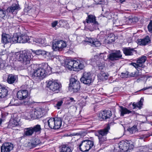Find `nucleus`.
<instances>
[{"label":"nucleus","mask_w":152,"mask_h":152,"mask_svg":"<svg viewBox=\"0 0 152 152\" xmlns=\"http://www.w3.org/2000/svg\"><path fill=\"white\" fill-rule=\"evenodd\" d=\"M34 68L31 75L34 80H42L51 72V68L48 64H42L38 66H36Z\"/></svg>","instance_id":"f257e3e1"},{"label":"nucleus","mask_w":152,"mask_h":152,"mask_svg":"<svg viewBox=\"0 0 152 152\" xmlns=\"http://www.w3.org/2000/svg\"><path fill=\"white\" fill-rule=\"evenodd\" d=\"M17 98L20 100L23 105H31L35 102L33 101L31 97L28 95L27 90H21L17 94Z\"/></svg>","instance_id":"f03ea898"},{"label":"nucleus","mask_w":152,"mask_h":152,"mask_svg":"<svg viewBox=\"0 0 152 152\" xmlns=\"http://www.w3.org/2000/svg\"><path fill=\"white\" fill-rule=\"evenodd\" d=\"M32 58L31 53L30 51L24 50L20 52L18 60L26 66H29L30 61Z\"/></svg>","instance_id":"7ed1b4c3"},{"label":"nucleus","mask_w":152,"mask_h":152,"mask_svg":"<svg viewBox=\"0 0 152 152\" xmlns=\"http://www.w3.org/2000/svg\"><path fill=\"white\" fill-rule=\"evenodd\" d=\"M62 118L60 117H56L51 118L48 120L47 124L49 128L52 129H58L61 126Z\"/></svg>","instance_id":"20e7f679"},{"label":"nucleus","mask_w":152,"mask_h":152,"mask_svg":"<svg viewBox=\"0 0 152 152\" xmlns=\"http://www.w3.org/2000/svg\"><path fill=\"white\" fill-rule=\"evenodd\" d=\"M47 86L51 91L58 93L61 89V85L56 81L52 80L47 81Z\"/></svg>","instance_id":"39448f33"},{"label":"nucleus","mask_w":152,"mask_h":152,"mask_svg":"<svg viewBox=\"0 0 152 152\" xmlns=\"http://www.w3.org/2000/svg\"><path fill=\"white\" fill-rule=\"evenodd\" d=\"M94 142L90 140H84L81 142L79 146L80 150L83 152L88 151L94 145Z\"/></svg>","instance_id":"423d86ee"},{"label":"nucleus","mask_w":152,"mask_h":152,"mask_svg":"<svg viewBox=\"0 0 152 152\" xmlns=\"http://www.w3.org/2000/svg\"><path fill=\"white\" fill-rule=\"evenodd\" d=\"M131 142L130 141H121L118 144V147L121 151L125 152L133 149L134 146Z\"/></svg>","instance_id":"0eeeda50"},{"label":"nucleus","mask_w":152,"mask_h":152,"mask_svg":"<svg viewBox=\"0 0 152 152\" xmlns=\"http://www.w3.org/2000/svg\"><path fill=\"white\" fill-rule=\"evenodd\" d=\"M80 84L79 81L74 78H72L70 80L69 88L74 92H77L80 89Z\"/></svg>","instance_id":"6e6552de"},{"label":"nucleus","mask_w":152,"mask_h":152,"mask_svg":"<svg viewBox=\"0 0 152 152\" xmlns=\"http://www.w3.org/2000/svg\"><path fill=\"white\" fill-rule=\"evenodd\" d=\"M80 80L81 82L88 86L90 85L93 81L90 72H84Z\"/></svg>","instance_id":"1a4fd4ad"},{"label":"nucleus","mask_w":152,"mask_h":152,"mask_svg":"<svg viewBox=\"0 0 152 152\" xmlns=\"http://www.w3.org/2000/svg\"><path fill=\"white\" fill-rule=\"evenodd\" d=\"M44 110L42 108H38L34 111H31L28 116L33 119H38L43 116Z\"/></svg>","instance_id":"9d476101"},{"label":"nucleus","mask_w":152,"mask_h":152,"mask_svg":"<svg viewBox=\"0 0 152 152\" xmlns=\"http://www.w3.org/2000/svg\"><path fill=\"white\" fill-rule=\"evenodd\" d=\"M147 59L146 56H142L137 60V63L132 62L130 65L134 66L137 71H139L140 68L142 67L143 64Z\"/></svg>","instance_id":"9b49d317"},{"label":"nucleus","mask_w":152,"mask_h":152,"mask_svg":"<svg viewBox=\"0 0 152 152\" xmlns=\"http://www.w3.org/2000/svg\"><path fill=\"white\" fill-rule=\"evenodd\" d=\"M66 46V43L63 41H57L54 42L52 45V48L55 50L61 51Z\"/></svg>","instance_id":"f8f14e48"},{"label":"nucleus","mask_w":152,"mask_h":152,"mask_svg":"<svg viewBox=\"0 0 152 152\" xmlns=\"http://www.w3.org/2000/svg\"><path fill=\"white\" fill-rule=\"evenodd\" d=\"M107 59L110 61H115L121 58L122 55L120 50L112 53L107 56Z\"/></svg>","instance_id":"ddd939ff"},{"label":"nucleus","mask_w":152,"mask_h":152,"mask_svg":"<svg viewBox=\"0 0 152 152\" xmlns=\"http://www.w3.org/2000/svg\"><path fill=\"white\" fill-rule=\"evenodd\" d=\"M111 115L112 113L110 111L105 110L99 113L98 117L99 119L102 121L109 118Z\"/></svg>","instance_id":"4468645a"},{"label":"nucleus","mask_w":152,"mask_h":152,"mask_svg":"<svg viewBox=\"0 0 152 152\" xmlns=\"http://www.w3.org/2000/svg\"><path fill=\"white\" fill-rule=\"evenodd\" d=\"M13 147V144L11 143H4L1 147V152H10Z\"/></svg>","instance_id":"2eb2a0df"},{"label":"nucleus","mask_w":152,"mask_h":152,"mask_svg":"<svg viewBox=\"0 0 152 152\" xmlns=\"http://www.w3.org/2000/svg\"><path fill=\"white\" fill-rule=\"evenodd\" d=\"M73 147L70 143L63 145L61 146L60 152H72Z\"/></svg>","instance_id":"dca6fc26"},{"label":"nucleus","mask_w":152,"mask_h":152,"mask_svg":"<svg viewBox=\"0 0 152 152\" xmlns=\"http://www.w3.org/2000/svg\"><path fill=\"white\" fill-rule=\"evenodd\" d=\"M110 129V125L108 124L104 128L99 130H98L97 131V136H106L109 130Z\"/></svg>","instance_id":"f3484780"},{"label":"nucleus","mask_w":152,"mask_h":152,"mask_svg":"<svg viewBox=\"0 0 152 152\" xmlns=\"http://www.w3.org/2000/svg\"><path fill=\"white\" fill-rule=\"evenodd\" d=\"M20 124L19 120H17L16 118H11L10 119L8 126L10 128L13 129V127L20 126Z\"/></svg>","instance_id":"a211bd4d"},{"label":"nucleus","mask_w":152,"mask_h":152,"mask_svg":"<svg viewBox=\"0 0 152 152\" xmlns=\"http://www.w3.org/2000/svg\"><path fill=\"white\" fill-rule=\"evenodd\" d=\"M11 36L6 34H2L1 42L5 44L11 42Z\"/></svg>","instance_id":"6ab92c4d"},{"label":"nucleus","mask_w":152,"mask_h":152,"mask_svg":"<svg viewBox=\"0 0 152 152\" xmlns=\"http://www.w3.org/2000/svg\"><path fill=\"white\" fill-rule=\"evenodd\" d=\"M23 132V137H24L31 136L34 134L31 127L25 128Z\"/></svg>","instance_id":"aec40b11"},{"label":"nucleus","mask_w":152,"mask_h":152,"mask_svg":"<svg viewBox=\"0 0 152 152\" xmlns=\"http://www.w3.org/2000/svg\"><path fill=\"white\" fill-rule=\"evenodd\" d=\"M19 43H25L26 42L30 43V39L28 36L26 35L21 34L20 36H19Z\"/></svg>","instance_id":"412c9836"},{"label":"nucleus","mask_w":152,"mask_h":152,"mask_svg":"<svg viewBox=\"0 0 152 152\" xmlns=\"http://www.w3.org/2000/svg\"><path fill=\"white\" fill-rule=\"evenodd\" d=\"M150 42V39L148 36H146L145 38L138 39L137 40L138 44L142 46L145 45Z\"/></svg>","instance_id":"4be33fe9"},{"label":"nucleus","mask_w":152,"mask_h":152,"mask_svg":"<svg viewBox=\"0 0 152 152\" xmlns=\"http://www.w3.org/2000/svg\"><path fill=\"white\" fill-rule=\"evenodd\" d=\"M74 63L73 65V69H75L77 70H79L83 69L84 67V65L79 60L77 61L74 60Z\"/></svg>","instance_id":"5701e85b"},{"label":"nucleus","mask_w":152,"mask_h":152,"mask_svg":"<svg viewBox=\"0 0 152 152\" xmlns=\"http://www.w3.org/2000/svg\"><path fill=\"white\" fill-rule=\"evenodd\" d=\"M19 8V5L17 3V4H13L11 6L9 7L7 10V12L8 13H12V14L14 13L15 11L18 10Z\"/></svg>","instance_id":"b1692460"},{"label":"nucleus","mask_w":152,"mask_h":152,"mask_svg":"<svg viewBox=\"0 0 152 152\" xmlns=\"http://www.w3.org/2000/svg\"><path fill=\"white\" fill-rule=\"evenodd\" d=\"M31 127L35 135H37L41 133L42 129L40 125L37 124Z\"/></svg>","instance_id":"393cba45"},{"label":"nucleus","mask_w":152,"mask_h":152,"mask_svg":"<svg viewBox=\"0 0 152 152\" xmlns=\"http://www.w3.org/2000/svg\"><path fill=\"white\" fill-rule=\"evenodd\" d=\"M143 101L144 99L142 97L138 102H133L132 104L133 109H135L138 108L140 109L142 108L143 104Z\"/></svg>","instance_id":"a878e982"},{"label":"nucleus","mask_w":152,"mask_h":152,"mask_svg":"<svg viewBox=\"0 0 152 152\" xmlns=\"http://www.w3.org/2000/svg\"><path fill=\"white\" fill-rule=\"evenodd\" d=\"M124 53L126 56H131L133 55L135 50L133 48H124L122 49Z\"/></svg>","instance_id":"bb28decb"},{"label":"nucleus","mask_w":152,"mask_h":152,"mask_svg":"<svg viewBox=\"0 0 152 152\" xmlns=\"http://www.w3.org/2000/svg\"><path fill=\"white\" fill-rule=\"evenodd\" d=\"M16 79V75L11 74L8 75L7 80L8 83L12 84L15 83Z\"/></svg>","instance_id":"cd10ccee"},{"label":"nucleus","mask_w":152,"mask_h":152,"mask_svg":"<svg viewBox=\"0 0 152 152\" xmlns=\"http://www.w3.org/2000/svg\"><path fill=\"white\" fill-rule=\"evenodd\" d=\"M119 107L120 108L119 111L120 112V115L121 116H123L125 114H129L132 112L127 108L122 106H120Z\"/></svg>","instance_id":"c85d7f7f"},{"label":"nucleus","mask_w":152,"mask_h":152,"mask_svg":"<svg viewBox=\"0 0 152 152\" xmlns=\"http://www.w3.org/2000/svg\"><path fill=\"white\" fill-rule=\"evenodd\" d=\"M8 91L6 87H3L0 88V98H4L8 94Z\"/></svg>","instance_id":"c756f323"},{"label":"nucleus","mask_w":152,"mask_h":152,"mask_svg":"<svg viewBox=\"0 0 152 152\" xmlns=\"http://www.w3.org/2000/svg\"><path fill=\"white\" fill-rule=\"evenodd\" d=\"M21 105H23L21 102L14 98H12L11 99L10 102L9 104V106H19Z\"/></svg>","instance_id":"7c9ffc66"},{"label":"nucleus","mask_w":152,"mask_h":152,"mask_svg":"<svg viewBox=\"0 0 152 152\" xmlns=\"http://www.w3.org/2000/svg\"><path fill=\"white\" fill-rule=\"evenodd\" d=\"M31 50L32 52L37 55H42L44 56L45 55H47L48 54H49V53L48 52L43 50H35L32 49Z\"/></svg>","instance_id":"2f4dec72"},{"label":"nucleus","mask_w":152,"mask_h":152,"mask_svg":"<svg viewBox=\"0 0 152 152\" xmlns=\"http://www.w3.org/2000/svg\"><path fill=\"white\" fill-rule=\"evenodd\" d=\"M86 21L87 23H92L96 21V17L92 15H88L86 19Z\"/></svg>","instance_id":"473e14b6"},{"label":"nucleus","mask_w":152,"mask_h":152,"mask_svg":"<svg viewBox=\"0 0 152 152\" xmlns=\"http://www.w3.org/2000/svg\"><path fill=\"white\" fill-rule=\"evenodd\" d=\"M99 23L97 21L95 22L94 23H91V24L88 27V29L89 30L92 31L95 29L98 28Z\"/></svg>","instance_id":"72a5a7b5"},{"label":"nucleus","mask_w":152,"mask_h":152,"mask_svg":"<svg viewBox=\"0 0 152 152\" xmlns=\"http://www.w3.org/2000/svg\"><path fill=\"white\" fill-rule=\"evenodd\" d=\"M41 142V141L39 139L36 138L32 142L29 143L28 145H31V148H34L36 147L37 145L40 144Z\"/></svg>","instance_id":"f704fd0d"},{"label":"nucleus","mask_w":152,"mask_h":152,"mask_svg":"<svg viewBox=\"0 0 152 152\" xmlns=\"http://www.w3.org/2000/svg\"><path fill=\"white\" fill-rule=\"evenodd\" d=\"M74 60H69L67 61L66 65V67L69 70H72L73 69L74 63Z\"/></svg>","instance_id":"c9c22d12"},{"label":"nucleus","mask_w":152,"mask_h":152,"mask_svg":"<svg viewBox=\"0 0 152 152\" xmlns=\"http://www.w3.org/2000/svg\"><path fill=\"white\" fill-rule=\"evenodd\" d=\"M130 134H132L138 132V129L136 126L134 125L132 127H129L127 129Z\"/></svg>","instance_id":"e433bc0d"},{"label":"nucleus","mask_w":152,"mask_h":152,"mask_svg":"<svg viewBox=\"0 0 152 152\" xmlns=\"http://www.w3.org/2000/svg\"><path fill=\"white\" fill-rule=\"evenodd\" d=\"M33 42H35V44H39V45H41L44 44V40L41 38L35 39H34Z\"/></svg>","instance_id":"4c0bfd02"},{"label":"nucleus","mask_w":152,"mask_h":152,"mask_svg":"<svg viewBox=\"0 0 152 152\" xmlns=\"http://www.w3.org/2000/svg\"><path fill=\"white\" fill-rule=\"evenodd\" d=\"M99 140V142L100 145L105 143V142L107 140L106 136H97Z\"/></svg>","instance_id":"58836bf2"},{"label":"nucleus","mask_w":152,"mask_h":152,"mask_svg":"<svg viewBox=\"0 0 152 152\" xmlns=\"http://www.w3.org/2000/svg\"><path fill=\"white\" fill-rule=\"evenodd\" d=\"M19 36L17 35H14L13 37L11 36V42L10 43H19L18 39Z\"/></svg>","instance_id":"ea45409f"},{"label":"nucleus","mask_w":152,"mask_h":152,"mask_svg":"<svg viewBox=\"0 0 152 152\" xmlns=\"http://www.w3.org/2000/svg\"><path fill=\"white\" fill-rule=\"evenodd\" d=\"M140 75L139 72H129V77H137Z\"/></svg>","instance_id":"a19ab883"},{"label":"nucleus","mask_w":152,"mask_h":152,"mask_svg":"<svg viewBox=\"0 0 152 152\" xmlns=\"http://www.w3.org/2000/svg\"><path fill=\"white\" fill-rule=\"evenodd\" d=\"M139 152H151L148 151V148L147 146H143L140 148Z\"/></svg>","instance_id":"79ce46f5"},{"label":"nucleus","mask_w":152,"mask_h":152,"mask_svg":"<svg viewBox=\"0 0 152 152\" xmlns=\"http://www.w3.org/2000/svg\"><path fill=\"white\" fill-rule=\"evenodd\" d=\"M101 42H100L99 41H97L96 40H95V39H94L93 42L91 46L95 47H99V46L101 44Z\"/></svg>","instance_id":"37998d69"},{"label":"nucleus","mask_w":152,"mask_h":152,"mask_svg":"<svg viewBox=\"0 0 152 152\" xmlns=\"http://www.w3.org/2000/svg\"><path fill=\"white\" fill-rule=\"evenodd\" d=\"M111 15V12H110V11L108 9L105 11L103 15V16L104 17L110 18Z\"/></svg>","instance_id":"c03bdc74"},{"label":"nucleus","mask_w":152,"mask_h":152,"mask_svg":"<svg viewBox=\"0 0 152 152\" xmlns=\"http://www.w3.org/2000/svg\"><path fill=\"white\" fill-rule=\"evenodd\" d=\"M66 99L67 101L69 102L68 103V104H74L75 102V101L74 100V98L72 97H68Z\"/></svg>","instance_id":"a18cd8bd"},{"label":"nucleus","mask_w":152,"mask_h":152,"mask_svg":"<svg viewBox=\"0 0 152 152\" xmlns=\"http://www.w3.org/2000/svg\"><path fill=\"white\" fill-rule=\"evenodd\" d=\"M6 12L5 10L0 9V17L3 18L5 16Z\"/></svg>","instance_id":"49530a36"},{"label":"nucleus","mask_w":152,"mask_h":152,"mask_svg":"<svg viewBox=\"0 0 152 152\" xmlns=\"http://www.w3.org/2000/svg\"><path fill=\"white\" fill-rule=\"evenodd\" d=\"M107 44H110L112 42L115 41L114 37H108Z\"/></svg>","instance_id":"de8ad7c7"},{"label":"nucleus","mask_w":152,"mask_h":152,"mask_svg":"<svg viewBox=\"0 0 152 152\" xmlns=\"http://www.w3.org/2000/svg\"><path fill=\"white\" fill-rule=\"evenodd\" d=\"M4 67L5 65L4 61L0 58V70L4 69Z\"/></svg>","instance_id":"09e8293b"},{"label":"nucleus","mask_w":152,"mask_h":152,"mask_svg":"<svg viewBox=\"0 0 152 152\" xmlns=\"http://www.w3.org/2000/svg\"><path fill=\"white\" fill-rule=\"evenodd\" d=\"M148 31L152 33V20H151L148 26Z\"/></svg>","instance_id":"8fccbe9b"},{"label":"nucleus","mask_w":152,"mask_h":152,"mask_svg":"<svg viewBox=\"0 0 152 152\" xmlns=\"http://www.w3.org/2000/svg\"><path fill=\"white\" fill-rule=\"evenodd\" d=\"M129 72H126L122 73L121 76L122 77H129Z\"/></svg>","instance_id":"3c124183"},{"label":"nucleus","mask_w":152,"mask_h":152,"mask_svg":"<svg viewBox=\"0 0 152 152\" xmlns=\"http://www.w3.org/2000/svg\"><path fill=\"white\" fill-rule=\"evenodd\" d=\"M108 39H106L105 38H103L102 40L101 41V42L102 44L104 45H106L107 44L108 42Z\"/></svg>","instance_id":"603ef678"},{"label":"nucleus","mask_w":152,"mask_h":152,"mask_svg":"<svg viewBox=\"0 0 152 152\" xmlns=\"http://www.w3.org/2000/svg\"><path fill=\"white\" fill-rule=\"evenodd\" d=\"M94 39H93L91 38H87L86 39V41L92 44Z\"/></svg>","instance_id":"864d4df0"},{"label":"nucleus","mask_w":152,"mask_h":152,"mask_svg":"<svg viewBox=\"0 0 152 152\" xmlns=\"http://www.w3.org/2000/svg\"><path fill=\"white\" fill-rule=\"evenodd\" d=\"M63 103V102L62 100H61V101H58L57 102V103L56 104V106L57 107L58 109H59V107H60V106H61L62 105Z\"/></svg>","instance_id":"5fc2aeb1"},{"label":"nucleus","mask_w":152,"mask_h":152,"mask_svg":"<svg viewBox=\"0 0 152 152\" xmlns=\"http://www.w3.org/2000/svg\"><path fill=\"white\" fill-rule=\"evenodd\" d=\"M132 20L131 18H128L126 19V21L128 22V23L129 24H131L133 23Z\"/></svg>","instance_id":"6e6d98bb"},{"label":"nucleus","mask_w":152,"mask_h":152,"mask_svg":"<svg viewBox=\"0 0 152 152\" xmlns=\"http://www.w3.org/2000/svg\"><path fill=\"white\" fill-rule=\"evenodd\" d=\"M58 23V21L55 20L54 22H53L51 23L52 26L53 27H55Z\"/></svg>","instance_id":"4d7b16f0"},{"label":"nucleus","mask_w":152,"mask_h":152,"mask_svg":"<svg viewBox=\"0 0 152 152\" xmlns=\"http://www.w3.org/2000/svg\"><path fill=\"white\" fill-rule=\"evenodd\" d=\"M98 69L99 70H102L104 68L103 64H99L98 65Z\"/></svg>","instance_id":"13d9d810"},{"label":"nucleus","mask_w":152,"mask_h":152,"mask_svg":"<svg viewBox=\"0 0 152 152\" xmlns=\"http://www.w3.org/2000/svg\"><path fill=\"white\" fill-rule=\"evenodd\" d=\"M133 23H135L138 21V19L136 17H134L133 18H132Z\"/></svg>","instance_id":"bf43d9fd"},{"label":"nucleus","mask_w":152,"mask_h":152,"mask_svg":"<svg viewBox=\"0 0 152 152\" xmlns=\"http://www.w3.org/2000/svg\"><path fill=\"white\" fill-rule=\"evenodd\" d=\"M98 4H104V2L103 0H101L98 1Z\"/></svg>","instance_id":"052dcab7"},{"label":"nucleus","mask_w":152,"mask_h":152,"mask_svg":"<svg viewBox=\"0 0 152 152\" xmlns=\"http://www.w3.org/2000/svg\"><path fill=\"white\" fill-rule=\"evenodd\" d=\"M151 88H152V86H150L148 87L144 88H143L141 90L144 91V90H145L146 89H148Z\"/></svg>","instance_id":"680f3d73"},{"label":"nucleus","mask_w":152,"mask_h":152,"mask_svg":"<svg viewBox=\"0 0 152 152\" xmlns=\"http://www.w3.org/2000/svg\"><path fill=\"white\" fill-rule=\"evenodd\" d=\"M74 135H82V133L81 132H79L76 133H75Z\"/></svg>","instance_id":"e2e57ef3"},{"label":"nucleus","mask_w":152,"mask_h":152,"mask_svg":"<svg viewBox=\"0 0 152 152\" xmlns=\"http://www.w3.org/2000/svg\"><path fill=\"white\" fill-rule=\"evenodd\" d=\"M103 77H104V78L105 80H107V79L108 77V75L107 74H105L103 76Z\"/></svg>","instance_id":"0e129e2a"},{"label":"nucleus","mask_w":152,"mask_h":152,"mask_svg":"<svg viewBox=\"0 0 152 152\" xmlns=\"http://www.w3.org/2000/svg\"><path fill=\"white\" fill-rule=\"evenodd\" d=\"M59 23L61 25H63V21L62 20H60L59 22Z\"/></svg>","instance_id":"69168bd1"},{"label":"nucleus","mask_w":152,"mask_h":152,"mask_svg":"<svg viewBox=\"0 0 152 152\" xmlns=\"http://www.w3.org/2000/svg\"><path fill=\"white\" fill-rule=\"evenodd\" d=\"M117 2H120V3H122L124 1H125V0H116Z\"/></svg>","instance_id":"338daca9"},{"label":"nucleus","mask_w":152,"mask_h":152,"mask_svg":"<svg viewBox=\"0 0 152 152\" xmlns=\"http://www.w3.org/2000/svg\"><path fill=\"white\" fill-rule=\"evenodd\" d=\"M2 122V120L1 119H0V125L1 124Z\"/></svg>","instance_id":"774afa93"}]
</instances>
